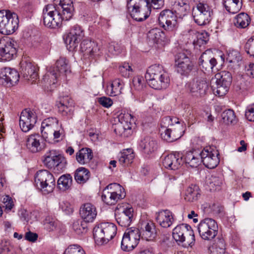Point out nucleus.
I'll return each instance as SVG.
<instances>
[{"instance_id": "0eeeda50", "label": "nucleus", "mask_w": 254, "mask_h": 254, "mask_svg": "<svg viewBox=\"0 0 254 254\" xmlns=\"http://www.w3.org/2000/svg\"><path fill=\"white\" fill-rule=\"evenodd\" d=\"M41 134L46 141L60 138L62 133L61 126L56 118L50 117L45 119L42 123Z\"/></svg>"}, {"instance_id": "603ef678", "label": "nucleus", "mask_w": 254, "mask_h": 254, "mask_svg": "<svg viewBox=\"0 0 254 254\" xmlns=\"http://www.w3.org/2000/svg\"><path fill=\"white\" fill-rule=\"evenodd\" d=\"M74 231L78 235H81L87 232L88 226L87 222L85 221H76L72 225Z\"/></svg>"}, {"instance_id": "ea45409f", "label": "nucleus", "mask_w": 254, "mask_h": 254, "mask_svg": "<svg viewBox=\"0 0 254 254\" xmlns=\"http://www.w3.org/2000/svg\"><path fill=\"white\" fill-rule=\"evenodd\" d=\"M93 157L92 151L89 148H82L76 153V159L81 165L88 164Z\"/></svg>"}, {"instance_id": "de8ad7c7", "label": "nucleus", "mask_w": 254, "mask_h": 254, "mask_svg": "<svg viewBox=\"0 0 254 254\" xmlns=\"http://www.w3.org/2000/svg\"><path fill=\"white\" fill-rule=\"evenodd\" d=\"M90 177V172L84 167H79L75 172L74 179L78 184L85 183Z\"/></svg>"}, {"instance_id": "4c0bfd02", "label": "nucleus", "mask_w": 254, "mask_h": 254, "mask_svg": "<svg viewBox=\"0 0 254 254\" xmlns=\"http://www.w3.org/2000/svg\"><path fill=\"white\" fill-rule=\"evenodd\" d=\"M184 157L185 163L192 168L197 167L202 162L201 151H189L186 153Z\"/></svg>"}, {"instance_id": "a19ab883", "label": "nucleus", "mask_w": 254, "mask_h": 254, "mask_svg": "<svg viewBox=\"0 0 254 254\" xmlns=\"http://www.w3.org/2000/svg\"><path fill=\"white\" fill-rule=\"evenodd\" d=\"M148 41L152 44H160L164 42L165 33L158 28L150 30L147 35Z\"/></svg>"}, {"instance_id": "13d9d810", "label": "nucleus", "mask_w": 254, "mask_h": 254, "mask_svg": "<svg viewBox=\"0 0 254 254\" xmlns=\"http://www.w3.org/2000/svg\"><path fill=\"white\" fill-rule=\"evenodd\" d=\"M120 73L125 77H128L132 72L133 70L128 63H124L119 68Z\"/></svg>"}, {"instance_id": "6e6552de", "label": "nucleus", "mask_w": 254, "mask_h": 254, "mask_svg": "<svg viewBox=\"0 0 254 254\" xmlns=\"http://www.w3.org/2000/svg\"><path fill=\"white\" fill-rule=\"evenodd\" d=\"M69 71L67 61L64 58H60L56 62L55 66L50 68L48 72L44 76L43 80L46 83L55 84L59 76L65 74Z\"/></svg>"}, {"instance_id": "f257e3e1", "label": "nucleus", "mask_w": 254, "mask_h": 254, "mask_svg": "<svg viewBox=\"0 0 254 254\" xmlns=\"http://www.w3.org/2000/svg\"><path fill=\"white\" fill-rule=\"evenodd\" d=\"M160 125L161 137L168 142L176 141L183 135V126L176 118L165 117L162 119Z\"/></svg>"}, {"instance_id": "c85d7f7f", "label": "nucleus", "mask_w": 254, "mask_h": 254, "mask_svg": "<svg viewBox=\"0 0 254 254\" xmlns=\"http://www.w3.org/2000/svg\"><path fill=\"white\" fill-rule=\"evenodd\" d=\"M172 10L179 17L187 15L190 11L189 0H171Z\"/></svg>"}, {"instance_id": "49530a36", "label": "nucleus", "mask_w": 254, "mask_h": 254, "mask_svg": "<svg viewBox=\"0 0 254 254\" xmlns=\"http://www.w3.org/2000/svg\"><path fill=\"white\" fill-rule=\"evenodd\" d=\"M200 195L198 187L195 185H191L186 191L185 199L189 202H194L198 199Z\"/></svg>"}, {"instance_id": "7ed1b4c3", "label": "nucleus", "mask_w": 254, "mask_h": 254, "mask_svg": "<svg viewBox=\"0 0 254 254\" xmlns=\"http://www.w3.org/2000/svg\"><path fill=\"white\" fill-rule=\"evenodd\" d=\"M117 228L115 224L110 222L101 223L93 229V237L98 245L107 243L116 235Z\"/></svg>"}, {"instance_id": "0e129e2a", "label": "nucleus", "mask_w": 254, "mask_h": 254, "mask_svg": "<svg viewBox=\"0 0 254 254\" xmlns=\"http://www.w3.org/2000/svg\"><path fill=\"white\" fill-rule=\"evenodd\" d=\"M247 119L250 122H254V104L249 106L245 112Z\"/></svg>"}, {"instance_id": "dca6fc26", "label": "nucleus", "mask_w": 254, "mask_h": 254, "mask_svg": "<svg viewBox=\"0 0 254 254\" xmlns=\"http://www.w3.org/2000/svg\"><path fill=\"white\" fill-rule=\"evenodd\" d=\"M197 229L202 239L210 241L217 235L218 225L215 220L206 218L200 222L197 226Z\"/></svg>"}, {"instance_id": "8fccbe9b", "label": "nucleus", "mask_w": 254, "mask_h": 254, "mask_svg": "<svg viewBox=\"0 0 254 254\" xmlns=\"http://www.w3.org/2000/svg\"><path fill=\"white\" fill-rule=\"evenodd\" d=\"M210 254H227L225 253V244L223 239L219 238L209 248Z\"/></svg>"}, {"instance_id": "69168bd1", "label": "nucleus", "mask_w": 254, "mask_h": 254, "mask_svg": "<svg viewBox=\"0 0 254 254\" xmlns=\"http://www.w3.org/2000/svg\"><path fill=\"white\" fill-rule=\"evenodd\" d=\"M98 102L102 106L107 108L110 107L113 103L111 98L104 96L99 98Z\"/></svg>"}, {"instance_id": "6e6d98bb", "label": "nucleus", "mask_w": 254, "mask_h": 254, "mask_svg": "<svg viewBox=\"0 0 254 254\" xmlns=\"http://www.w3.org/2000/svg\"><path fill=\"white\" fill-rule=\"evenodd\" d=\"M43 224L44 228L49 232L54 231L57 225V223L55 219L50 216L46 217L44 220Z\"/></svg>"}, {"instance_id": "f8f14e48", "label": "nucleus", "mask_w": 254, "mask_h": 254, "mask_svg": "<svg viewBox=\"0 0 254 254\" xmlns=\"http://www.w3.org/2000/svg\"><path fill=\"white\" fill-rule=\"evenodd\" d=\"M43 163L49 169L55 172H63L66 166L65 158L56 150L47 151L44 156Z\"/></svg>"}, {"instance_id": "20e7f679", "label": "nucleus", "mask_w": 254, "mask_h": 254, "mask_svg": "<svg viewBox=\"0 0 254 254\" xmlns=\"http://www.w3.org/2000/svg\"><path fill=\"white\" fill-rule=\"evenodd\" d=\"M146 0H129L127 8L131 17L137 21H142L149 15L151 7L146 2Z\"/></svg>"}, {"instance_id": "9b49d317", "label": "nucleus", "mask_w": 254, "mask_h": 254, "mask_svg": "<svg viewBox=\"0 0 254 254\" xmlns=\"http://www.w3.org/2000/svg\"><path fill=\"white\" fill-rule=\"evenodd\" d=\"M125 196V189L120 184L113 183L109 185L103 190L102 199L108 205H114Z\"/></svg>"}, {"instance_id": "4be33fe9", "label": "nucleus", "mask_w": 254, "mask_h": 254, "mask_svg": "<svg viewBox=\"0 0 254 254\" xmlns=\"http://www.w3.org/2000/svg\"><path fill=\"white\" fill-rule=\"evenodd\" d=\"M175 66L177 71L184 76L188 75L194 67L190 58L184 53H180L176 56Z\"/></svg>"}, {"instance_id": "473e14b6", "label": "nucleus", "mask_w": 254, "mask_h": 254, "mask_svg": "<svg viewBox=\"0 0 254 254\" xmlns=\"http://www.w3.org/2000/svg\"><path fill=\"white\" fill-rule=\"evenodd\" d=\"M80 215L86 222H92L97 215L96 207L90 203H85L80 208Z\"/></svg>"}, {"instance_id": "f3484780", "label": "nucleus", "mask_w": 254, "mask_h": 254, "mask_svg": "<svg viewBox=\"0 0 254 254\" xmlns=\"http://www.w3.org/2000/svg\"><path fill=\"white\" fill-rule=\"evenodd\" d=\"M215 78L216 86L214 89V92L220 97L225 95L228 91L232 82L231 73L227 71H221L215 75Z\"/></svg>"}, {"instance_id": "680f3d73", "label": "nucleus", "mask_w": 254, "mask_h": 254, "mask_svg": "<svg viewBox=\"0 0 254 254\" xmlns=\"http://www.w3.org/2000/svg\"><path fill=\"white\" fill-rule=\"evenodd\" d=\"M144 79L140 76H135L132 79V84L136 90H141L143 88Z\"/></svg>"}, {"instance_id": "c756f323", "label": "nucleus", "mask_w": 254, "mask_h": 254, "mask_svg": "<svg viewBox=\"0 0 254 254\" xmlns=\"http://www.w3.org/2000/svg\"><path fill=\"white\" fill-rule=\"evenodd\" d=\"M140 238L147 241H153L157 236L155 225L151 221H145L141 224Z\"/></svg>"}, {"instance_id": "c9c22d12", "label": "nucleus", "mask_w": 254, "mask_h": 254, "mask_svg": "<svg viewBox=\"0 0 254 254\" xmlns=\"http://www.w3.org/2000/svg\"><path fill=\"white\" fill-rule=\"evenodd\" d=\"M156 220L157 223L163 228H168L174 222L172 212L168 210L160 211L156 214Z\"/></svg>"}, {"instance_id": "72a5a7b5", "label": "nucleus", "mask_w": 254, "mask_h": 254, "mask_svg": "<svg viewBox=\"0 0 254 254\" xmlns=\"http://www.w3.org/2000/svg\"><path fill=\"white\" fill-rule=\"evenodd\" d=\"M41 136L36 133L29 135L26 139V147L32 153H36L42 149Z\"/></svg>"}, {"instance_id": "e433bc0d", "label": "nucleus", "mask_w": 254, "mask_h": 254, "mask_svg": "<svg viewBox=\"0 0 254 254\" xmlns=\"http://www.w3.org/2000/svg\"><path fill=\"white\" fill-rule=\"evenodd\" d=\"M182 159L179 153L170 154L164 157L163 165L166 168L175 170L180 167Z\"/></svg>"}, {"instance_id": "09e8293b", "label": "nucleus", "mask_w": 254, "mask_h": 254, "mask_svg": "<svg viewBox=\"0 0 254 254\" xmlns=\"http://www.w3.org/2000/svg\"><path fill=\"white\" fill-rule=\"evenodd\" d=\"M250 21L251 19L248 14L242 12L235 17L234 23L238 28H245L249 25Z\"/></svg>"}, {"instance_id": "4468645a", "label": "nucleus", "mask_w": 254, "mask_h": 254, "mask_svg": "<svg viewBox=\"0 0 254 254\" xmlns=\"http://www.w3.org/2000/svg\"><path fill=\"white\" fill-rule=\"evenodd\" d=\"M173 237L180 243H184L186 246H191L195 241L193 231L191 227L187 224L177 226L173 230Z\"/></svg>"}, {"instance_id": "b1692460", "label": "nucleus", "mask_w": 254, "mask_h": 254, "mask_svg": "<svg viewBox=\"0 0 254 254\" xmlns=\"http://www.w3.org/2000/svg\"><path fill=\"white\" fill-rule=\"evenodd\" d=\"M37 117L35 112L30 109L22 111L19 118V126L23 132H28L31 129L37 122Z\"/></svg>"}, {"instance_id": "a18cd8bd", "label": "nucleus", "mask_w": 254, "mask_h": 254, "mask_svg": "<svg viewBox=\"0 0 254 254\" xmlns=\"http://www.w3.org/2000/svg\"><path fill=\"white\" fill-rule=\"evenodd\" d=\"M223 178L222 175L216 174L208 176L206 178V183L211 190H215L223 184Z\"/></svg>"}, {"instance_id": "e2e57ef3", "label": "nucleus", "mask_w": 254, "mask_h": 254, "mask_svg": "<svg viewBox=\"0 0 254 254\" xmlns=\"http://www.w3.org/2000/svg\"><path fill=\"white\" fill-rule=\"evenodd\" d=\"M146 1L154 9H160L164 5V0H146Z\"/></svg>"}, {"instance_id": "4d7b16f0", "label": "nucleus", "mask_w": 254, "mask_h": 254, "mask_svg": "<svg viewBox=\"0 0 254 254\" xmlns=\"http://www.w3.org/2000/svg\"><path fill=\"white\" fill-rule=\"evenodd\" d=\"M64 254H85V253L79 245H71L65 250Z\"/></svg>"}, {"instance_id": "1a4fd4ad", "label": "nucleus", "mask_w": 254, "mask_h": 254, "mask_svg": "<svg viewBox=\"0 0 254 254\" xmlns=\"http://www.w3.org/2000/svg\"><path fill=\"white\" fill-rule=\"evenodd\" d=\"M43 18L44 24L51 28H56L60 26L63 20L59 7L54 4H48L43 9Z\"/></svg>"}, {"instance_id": "f03ea898", "label": "nucleus", "mask_w": 254, "mask_h": 254, "mask_svg": "<svg viewBox=\"0 0 254 254\" xmlns=\"http://www.w3.org/2000/svg\"><path fill=\"white\" fill-rule=\"evenodd\" d=\"M148 84L156 90L166 89L169 85L170 78L164 67L154 64L149 67L145 75Z\"/></svg>"}, {"instance_id": "393cba45", "label": "nucleus", "mask_w": 254, "mask_h": 254, "mask_svg": "<svg viewBox=\"0 0 254 254\" xmlns=\"http://www.w3.org/2000/svg\"><path fill=\"white\" fill-rule=\"evenodd\" d=\"M172 10L165 9L159 14V25L166 30H173L177 24V15Z\"/></svg>"}, {"instance_id": "cd10ccee", "label": "nucleus", "mask_w": 254, "mask_h": 254, "mask_svg": "<svg viewBox=\"0 0 254 254\" xmlns=\"http://www.w3.org/2000/svg\"><path fill=\"white\" fill-rule=\"evenodd\" d=\"M56 105L58 108L59 113L63 116L71 117L73 113V101L68 96L60 97L57 102Z\"/></svg>"}, {"instance_id": "2eb2a0df", "label": "nucleus", "mask_w": 254, "mask_h": 254, "mask_svg": "<svg viewBox=\"0 0 254 254\" xmlns=\"http://www.w3.org/2000/svg\"><path fill=\"white\" fill-rule=\"evenodd\" d=\"M140 239V232L138 229L133 227L128 228L123 235L121 248L124 252L132 251L138 245Z\"/></svg>"}, {"instance_id": "7c9ffc66", "label": "nucleus", "mask_w": 254, "mask_h": 254, "mask_svg": "<svg viewBox=\"0 0 254 254\" xmlns=\"http://www.w3.org/2000/svg\"><path fill=\"white\" fill-rule=\"evenodd\" d=\"M80 49L85 56H88L89 57L94 58L100 55V49L97 43L89 41L83 40L80 44Z\"/></svg>"}, {"instance_id": "a211bd4d", "label": "nucleus", "mask_w": 254, "mask_h": 254, "mask_svg": "<svg viewBox=\"0 0 254 254\" xmlns=\"http://www.w3.org/2000/svg\"><path fill=\"white\" fill-rule=\"evenodd\" d=\"M21 75L26 80L33 84L39 78L37 67L29 59L24 58L20 63Z\"/></svg>"}, {"instance_id": "bf43d9fd", "label": "nucleus", "mask_w": 254, "mask_h": 254, "mask_svg": "<svg viewBox=\"0 0 254 254\" xmlns=\"http://www.w3.org/2000/svg\"><path fill=\"white\" fill-rule=\"evenodd\" d=\"M245 51L250 56L254 57V36L250 38L245 46Z\"/></svg>"}, {"instance_id": "3c124183", "label": "nucleus", "mask_w": 254, "mask_h": 254, "mask_svg": "<svg viewBox=\"0 0 254 254\" xmlns=\"http://www.w3.org/2000/svg\"><path fill=\"white\" fill-rule=\"evenodd\" d=\"M72 178L70 175L65 174L61 176L58 181V185L59 189L62 190H65L70 188L72 185Z\"/></svg>"}, {"instance_id": "423d86ee", "label": "nucleus", "mask_w": 254, "mask_h": 254, "mask_svg": "<svg viewBox=\"0 0 254 254\" xmlns=\"http://www.w3.org/2000/svg\"><path fill=\"white\" fill-rule=\"evenodd\" d=\"M212 13L207 0H196V5L192 10V15L196 23L201 26L207 24L211 19Z\"/></svg>"}, {"instance_id": "c03bdc74", "label": "nucleus", "mask_w": 254, "mask_h": 254, "mask_svg": "<svg viewBox=\"0 0 254 254\" xmlns=\"http://www.w3.org/2000/svg\"><path fill=\"white\" fill-rule=\"evenodd\" d=\"M223 4L226 10L232 14L238 12L242 6V0H223Z\"/></svg>"}, {"instance_id": "338daca9", "label": "nucleus", "mask_w": 254, "mask_h": 254, "mask_svg": "<svg viewBox=\"0 0 254 254\" xmlns=\"http://www.w3.org/2000/svg\"><path fill=\"white\" fill-rule=\"evenodd\" d=\"M2 202L4 204L3 207L8 210H10L14 205L12 199L8 195H6L3 198Z\"/></svg>"}, {"instance_id": "ddd939ff", "label": "nucleus", "mask_w": 254, "mask_h": 254, "mask_svg": "<svg viewBox=\"0 0 254 254\" xmlns=\"http://www.w3.org/2000/svg\"><path fill=\"white\" fill-rule=\"evenodd\" d=\"M35 183L37 187L45 194L52 192L55 187L53 175L46 170H39L35 176Z\"/></svg>"}, {"instance_id": "5fc2aeb1", "label": "nucleus", "mask_w": 254, "mask_h": 254, "mask_svg": "<svg viewBox=\"0 0 254 254\" xmlns=\"http://www.w3.org/2000/svg\"><path fill=\"white\" fill-rule=\"evenodd\" d=\"M184 34L186 36H188L189 38L191 39H193V38L195 36L197 37L198 39H201L202 38H204V39H203V41L205 42V43H206V42L208 40L207 33L200 34L197 33L195 30L191 28H190L184 31Z\"/></svg>"}, {"instance_id": "5701e85b", "label": "nucleus", "mask_w": 254, "mask_h": 254, "mask_svg": "<svg viewBox=\"0 0 254 254\" xmlns=\"http://www.w3.org/2000/svg\"><path fill=\"white\" fill-rule=\"evenodd\" d=\"M219 152L213 147H206L201 151V161L209 169L215 168L219 163Z\"/></svg>"}, {"instance_id": "58836bf2", "label": "nucleus", "mask_w": 254, "mask_h": 254, "mask_svg": "<svg viewBox=\"0 0 254 254\" xmlns=\"http://www.w3.org/2000/svg\"><path fill=\"white\" fill-rule=\"evenodd\" d=\"M139 146L143 152L147 154L154 152L157 148L156 141L152 137L148 136L140 141Z\"/></svg>"}, {"instance_id": "864d4df0", "label": "nucleus", "mask_w": 254, "mask_h": 254, "mask_svg": "<svg viewBox=\"0 0 254 254\" xmlns=\"http://www.w3.org/2000/svg\"><path fill=\"white\" fill-rule=\"evenodd\" d=\"M223 121L227 125L234 124L236 122L234 112L231 109L226 110L222 114Z\"/></svg>"}, {"instance_id": "39448f33", "label": "nucleus", "mask_w": 254, "mask_h": 254, "mask_svg": "<svg viewBox=\"0 0 254 254\" xmlns=\"http://www.w3.org/2000/svg\"><path fill=\"white\" fill-rule=\"evenodd\" d=\"M17 15L9 10H0V33L8 35L13 34L18 27Z\"/></svg>"}, {"instance_id": "6ab92c4d", "label": "nucleus", "mask_w": 254, "mask_h": 254, "mask_svg": "<svg viewBox=\"0 0 254 254\" xmlns=\"http://www.w3.org/2000/svg\"><path fill=\"white\" fill-rule=\"evenodd\" d=\"M115 216L117 223L122 227L129 226L133 217V209L124 205L118 204L115 211Z\"/></svg>"}, {"instance_id": "9d476101", "label": "nucleus", "mask_w": 254, "mask_h": 254, "mask_svg": "<svg viewBox=\"0 0 254 254\" xmlns=\"http://www.w3.org/2000/svg\"><path fill=\"white\" fill-rule=\"evenodd\" d=\"M117 118L118 122L113 126L116 134L124 137L130 136L133 132L132 129L133 116L130 114L125 112L120 114Z\"/></svg>"}, {"instance_id": "aec40b11", "label": "nucleus", "mask_w": 254, "mask_h": 254, "mask_svg": "<svg viewBox=\"0 0 254 254\" xmlns=\"http://www.w3.org/2000/svg\"><path fill=\"white\" fill-rule=\"evenodd\" d=\"M16 43L9 37L0 40V57L2 60L10 61L16 55Z\"/></svg>"}, {"instance_id": "412c9836", "label": "nucleus", "mask_w": 254, "mask_h": 254, "mask_svg": "<svg viewBox=\"0 0 254 254\" xmlns=\"http://www.w3.org/2000/svg\"><path fill=\"white\" fill-rule=\"evenodd\" d=\"M186 88L192 96L201 97L205 94L208 85L203 78L196 77L187 83Z\"/></svg>"}, {"instance_id": "bb28decb", "label": "nucleus", "mask_w": 254, "mask_h": 254, "mask_svg": "<svg viewBox=\"0 0 254 254\" xmlns=\"http://www.w3.org/2000/svg\"><path fill=\"white\" fill-rule=\"evenodd\" d=\"M19 74L14 69L10 67L1 68L0 72V83L7 86L14 85L18 81Z\"/></svg>"}, {"instance_id": "2f4dec72", "label": "nucleus", "mask_w": 254, "mask_h": 254, "mask_svg": "<svg viewBox=\"0 0 254 254\" xmlns=\"http://www.w3.org/2000/svg\"><path fill=\"white\" fill-rule=\"evenodd\" d=\"M59 1V5H55L59 7L62 17L64 20L71 19L74 10L72 0H57Z\"/></svg>"}, {"instance_id": "774afa93", "label": "nucleus", "mask_w": 254, "mask_h": 254, "mask_svg": "<svg viewBox=\"0 0 254 254\" xmlns=\"http://www.w3.org/2000/svg\"><path fill=\"white\" fill-rule=\"evenodd\" d=\"M60 207L66 214H69L73 211L70 204L66 201H63L60 204Z\"/></svg>"}, {"instance_id": "052dcab7", "label": "nucleus", "mask_w": 254, "mask_h": 254, "mask_svg": "<svg viewBox=\"0 0 254 254\" xmlns=\"http://www.w3.org/2000/svg\"><path fill=\"white\" fill-rule=\"evenodd\" d=\"M240 58V54L238 51L232 50L228 53L227 60L230 63H235L239 62Z\"/></svg>"}, {"instance_id": "37998d69", "label": "nucleus", "mask_w": 254, "mask_h": 254, "mask_svg": "<svg viewBox=\"0 0 254 254\" xmlns=\"http://www.w3.org/2000/svg\"><path fill=\"white\" fill-rule=\"evenodd\" d=\"M124 87V83L122 80L119 78L115 79L107 87V91L110 96H115L121 94Z\"/></svg>"}, {"instance_id": "a878e982", "label": "nucleus", "mask_w": 254, "mask_h": 254, "mask_svg": "<svg viewBox=\"0 0 254 254\" xmlns=\"http://www.w3.org/2000/svg\"><path fill=\"white\" fill-rule=\"evenodd\" d=\"M84 36V33L81 27L78 25H74L66 36L65 43L68 46L69 50H74Z\"/></svg>"}, {"instance_id": "79ce46f5", "label": "nucleus", "mask_w": 254, "mask_h": 254, "mask_svg": "<svg viewBox=\"0 0 254 254\" xmlns=\"http://www.w3.org/2000/svg\"><path fill=\"white\" fill-rule=\"evenodd\" d=\"M119 162L123 166H126L130 164L134 158V154L131 149H124L118 156Z\"/></svg>"}, {"instance_id": "f704fd0d", "label": "nucleus", "mask_w": 254, "mask_h": 254, "mask_svg": "<svg viewBox=\"0 0 254 254\" xmlns=\"http://www.w3.org/2000/svg\"><path fill=\"white\" fill-rule=\"evenodd\" d=\"M211 55L210 51H206L199 58V65L206 71L212 70L217 64L216 59L212 57Z\"/></svg>"}]
</instances>
